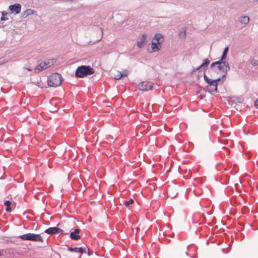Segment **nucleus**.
<instances>
[{
  "instance_id": "nucleus-3",
  "label": "nucleus",
  "mask_w": 258,
  "mask_h": 258,
  "mask_svg": "<svg viewBox=\"0 0 258 258\" xmlns=\"http://www.w3.org/2000/svg\"><path fill=\"white\" fill-rule=\"evenodd\" d=\"M163 42L162 35L159 33L156 34L152 40L151 44V51L148 49L150 53L159 51L161 48V44Z\"/></svg>"
},
{
  "instance_id": "nucleus-18",
  "label": "nucleus",
  "mask_w": 258,
  "mask_h": 258,
  "mask_svg": "<svg viewBox=\"0 0 258 258\" xmlns=\"http://www.w3.org/2000/svg\"><path fill=\"white\" fill-rule=\"evenodd\" d=\"M77 252H80L81 253H86V248L85 247H78Z\"/></svg>"
},
{
  "instance_id": "nucleus-8",
  "label": "nucleus",
  "mask_w": 258,
  "mask_h": 258,
  "mask_svg": "<svg viewBox=\"0 0 258 258\" xmlns=\"http://www.w3.org/2000/svg\"><path fill=\"white\" fill-rule=\"evenodd\" d=\"M149 84V82L147 81H144L140 83L139 84V90L143 91H148L149 90H152L153 88V85Z\"/></svg>"
},
{
  "instance_id": "nucleus-26",
  "label": "nucleus",
  "mask_w": 258,
  "mask_h": 258,
  "mask_svg": "<svg viewBox=\"0 0 258 258\" xmlns=\"http://www.w3.org/2000/svg\"><path fill=\"white\" fill-rule=\"evenodd\" d=\"M184 255H187V252L186 251V250H185L184 252Z\"/></svg>"
},
{
  "instance_id": "nucleus-21",
  "label": "nucleus",
  "mask_w": 258,
  "mask_h": 258,
  "mask_svg": "<svg viewBox=\"0 0 258 258\" xmlns=\"http://www.w3.org/2000/svg\"><path fill=\"white\" fill-rule=\"evenodd\" d=\"M68 250L71 252H77L78 247H68Z\"/></svg>"
},
{
  "instance_id": "nucleus-31",
  "label": "nucleus",
  "mask_w": 258,
  "mask_h": 258,
  "mask_svg": "<svg viewBox=\"0 0 258 258\" xmlns=\"http://www.w3.org/2000/svg\"><path fill=\"white\" fill-rule=\"evenodd\" d=\"M28 70L29 71H31V69H28Z\"/></svg>"
},
{
  "instance_id": "nucleus-10",
  "label": "nucleus",
  "mask_w": 258,
  "mask_h": 258,
  "mask_svg": "<svg viewBox=\"0 0 258 258\" xmlns=\"http://www.w3.org/2000/svg\"><path fill=\"white\" fill-rule=\"evenodd\" d=\"M9 9L11 13H14L15 15L18 14L20 13L21 10V6L20 4L16 3L14 5H11L9 6Z\"/></svg>"
},
{
  "instance_id": "nucleus-23",
  "label": "nucleus",
  "mask_w": 258,
  "mask_h": 258,
  "mask_svg": "<svg viewBox=\"0 0 258 258\" xmlns=\"http://www.w3.org/2000/svg\"><path fill=\"white\" fill-rule=\"evenodd\" d=\"M5 62V59L4 57L0 58V64L4 63Z\"/></svg>"
},
{
  "instance_id": "nucleus-1",
  "label": "nucleus",
  "mask_w": 258,
  "mask_h": 258,
  "mask_svg": "<svg viewBox=\"0 0 258 258\" xmlns=\"http://www.w3.org/2000/svg\"><path fill=\"white\" fill-rule=\"evenodd\" d=\"M228 51V47H226L223 52L222 57L220 61L212 63L211 65L210 72L212 77H214V74L216 72H222V73H225L229 70L230 67L228 62L223 61Z\"/></svg>"
},
{
  "instance_id": "nucleus-12",
  "label": "nucleus",
  "mask_w": 258,
  "mask_h": 258,
  "mask_svg": "<svg viewBox=\"0 0 258 258\" xmlns=\"http://www.w3.org/2000/svg\"><path fill=\"white\" fill-rule=\"evenodd\" d=\"M128 72L127 70H124L122 72L119 71H116L115 74H114V79H120L121 77H126Z\"/></svg>"
},
{
  "instance_id": "nucleus-20",
  "label": "nucleus",
  "mask_w": 258,
  "mask_h": 258,
  "mask_svg": "<svg viewBox=\"0 0 258 258\" xmlns=\"http://www.w3.org/2000/svg\"><path fill=\"white\" fill-rule=\"evenodd\" d=\"M2 16L1 17V21H6L8 20V18L6 17V16L8 14L7 12H2Z\"/></svg>"
},
{
  "instance_id": "nucleus-32",
  "label": "nucleus",
  "mask_w": 258,
  "mask_h": 258,
  "mask_svg": "<svg viewBox=\"0 0 258 258\" xmlns=\"http://www.w3.org/2000/svg\"><path fill=\"white\" fill-rule=\"evenodd\" d=\"M111 212H112V211H111V210L110 209V211L109 212V213Z\"/></svg>"
},
{
  "instance_id": "nucleus-14",
  "label": "nucleus",
  "mask_w": 258,
  "mask_h": 258,
  "mask_svg": "<svg viewBox=\"0 0 258 258\" xmlns=\"http://www.w3.org/2000/svg\"><path fill=\"white\" fill-rule=\"evenodd\" d=\"M249 18L247 16H241L239 18V21L241 23L243 24H246L248 23Z\"/></svg>"
},
{
  "instance_id": "nucleus-30",
  "label": "nucleus",
  "mask_w": 258,
  "mask_h": 258,
  "mask_svg": "<svg viewBox=\"0 0 258 258\" xmlns=\"http://www.w3.org/2000/svg\"><path fill=\"white\" fill-rule=\"evenodd\" d=\"M2 255V253L1 252V251H0V256Z\"/></svg>"
},
{
  "instance_id": "nucleus-15",
  "label": "nucleus",
  "mask_w": 258,
  "mask_h": 258,
  "mask_svg": "<svg viewBox=\"0 0 258 258\" xmlns=\"http://www.w3.org/2000/svg\"><path fill=\"white\" fill-rule=\"evenodd\" d=\"M34 13H36L32 9H27L23 13V17L27 18L29 15H31L33 14Z\"/></svg>"
},
{
  "instance_id": "nucleus-4",
  "label": "nucleus",
  "mask_w": 258,
  "mask_h": 258,
  "mask_svg": "<svg viewBox=\"0 0 258 258\" xmlns=\"http://www.w3.org/2000/svg\"><path fill=\"white\" fill-rule=\"evenodd\" d=\"M62 81V76L57 73H52L47 78V84L50 87H58L61 84Z\"/></svg>"
},
{
  "instance_id": "nucleus-16",
  "label": "nucleus",
  "mask_w": 258,
  "mask_h": 258,
  "mask_svg": "<svg viewBox=\"0 0 258 258\" xmlns=\"http://www.w3.org/2000/svg\"><path fill=\"white\" fill-rule=\"evenodd\" d=\"M11 202L9 200L6 201L4 203L5 206L6 207V211L8 212H11L12 209L11 207Z\"/></svg>"
},
{
  "instance_id": "nucleus-13",
  "label": "nucleus",
  "mask_w": 258,
  "mask_h": 258,
  "mask_svg": "<svg viewBox=\"0 0 258 258\" xmlns=\"http://www.w3.org/2000/svg\"><path fill=\"white\" fill-rule=\"evenodd\" d=\"M147 35L145 34H144L142 35L140 41H138L137 42V46L139 48H142L145 46V45L146 43V39H147Z\"/></svg>"
},
{
  "instance_id": "nucleus-22",
  "label": "nucleus",
  "mask_w": 258,
  "mask_h": 258,
  "mask_svg": "<svg viewBox=\"0 0 258 258\" xmlns=\"http://www.w3.org/2000/svg\"><path fill=\"white\" fill-rule=\"evenodd\" d=\"M251 63L253 66H256L258 64V61L257 60H252Z\"/></svg>"
},
{
  "instance_id": "nucleus-28",
  "label": "nucleus",
  "mask_w": 258,
  "mask_h": 258,
  "mask_svg": "<svg viewBox=\"0 0 258 258\" xmlns=\"http://www.w3.org/2000/svg\"><path fill=\"white\" fill-rule=\"evenodd\" d=\"M225 149L227 151V152L229 153V150L226 148H225Z\"/></svg>"
},
{
  "instance_id": "nucleus-7",
  "label": "nucleus",
  "mask_w": 258,
  "mask_h": 258,
  "mask_svg": "<svg viewBox=\"0 0 258 258\" xmlns=\"http://www.w3.org/2000/svg\"><path fill=\"white\" fill-rule=\"evenodd\" d=\"M18 238L23 240H30L32 241H39L43 242V239L41 235L38 234H34L32 233H28L25 234L20 235Z\"/></svg>"
},
{
  "instance_id": "nucleus-6",
  "label": "nucleus",
  "mask_w": 258,
  "mask_h": 258,
  "mask_svg": "<svg viewBox=\"0 0 258 258\" xmlns=\"http://www.w3.org/2000/svg\"><path fill=\"white\" fill-rule=\"evenodd\" d=\"M56 61L55 59H49L46 61H42L34 69V72L36 74L38 73L53 65L56 62Z\"/></svg>"
},
{
  "instance_id": "nucleus-9",
  "label": "nucleus",
  "mask_w": 258,
  "mask_h": 258,
  "mask_svg": "<svg viewBox=\"0 0 258 258\" xmlns=\"http://www.w3.org/2000/svg\"><path fill=\"white\" fill-rule=\"evenodd\" d=\"M63 232V231L62 229L56 227H49L44 231L45 233L50 235L57 234L58 233L62 234Z\"/></svg>"
},
{
  "instance_id": "nucleus-17",
  "label": "nucleus",
  "mask_w": 258,
  "mask_h": 258,
  "mask_svg": "<svg viewBox=\"0 0 258 258\" xmlns=\"http://www.w3.org/2000/svg\"><path fill=\"white\" fill-rule=\"evenodd\" d=\"M210 62V60L208 59H205L204 62L201 64L200 66L199 67L198 69L202 68L207 67Z\"/></svg>"
},
{
  "instance_id": "nucleus-24",
  "label": "nucleus",
  "mask_w": 258,
  "mask_h": 258,
  "mask_svg": "<svg viewBox=\"0 0 258 258\" xmlns=\"http://www.w3.org/2000/svg\"><path fill=\"white\" fill-rule=\"evenodd\" d=\"M254 105L255 107L258 109V99L255 101L254 103Z\"/></svg>"
},
{
  "instance_id": "nucleus-25",
  "label": "nucleus",
  "mask_w": 258,
  "mask_h": 258,
  "mask_svg": "<svg viewBox=\"0 0 258 258\" xmlns=\"http://www.w3.org/2000/svg\"><path fill=\"white\" fill-rule=\"evenodd\" d=\"M108 205H110V202H108V203H106V205H105V206H106L107 208H108Z\"/></svg>"
},
{
  "instance_id": "nucleus-2",
  "label": "nucleus",
  "mask_w": 258,
  "mask_h": 258,
  "mask_svg": "<svg viewBox=\"0 0 258 258\" xmlns=\"http://www.w3.org/2000/svg\"><path fill=\"white\" fill-rule=\"evenodd\" d=\"M222 73V72H216L214 74V77H212V78H214V79H210L205 74L204 75V78L205 81L208 83V85L207 86V88L211 94H213L215 93H216L217 92V85H218V82L222 80V81H224L226 78V75L225 74L222 75V78H216L215 74H220ZM212 77V76H211Z\"/></svg>"
},
{
  "instance_id": "nucleus-11",
  "label": "nucleus",
  "mask_w": 258,
  "mask_h": 258,
  "mask_svg": "<svg viewBox=\"0 0 258 258\" xmlns=\"http://www.w3.org/2000/svg\"><path fill=\"white\" fill-rule=\"evenodd\" d=\"M80 231V229L79 228H76L74 229V231L71 232L70 233V238L72 240H77L80 239L81 236L79 235V233Z\"/></svg>"
},
{
  "instance_id": "nucleus-5",
  "label": "nucleus",
  "mask_w": 258,
  "mask_h": 258,
  "mask_svg": "<svg viewBox=\"0 0 258 258\" xmlns=\"http://www.w3.org/2000/svg\"><path fill=\"white\" fill-rule=\"evenodd\" d=\"M93 69L90 66L82 65L77 68L75 72V76L77 78H83L94 73Z\"/></svg>"
},
{
  "instance_id": "nucleus-29",
  "label": "nucleus",
  "mask_w": 258,
  "mask_h": 258,
  "mask_svg": "<svg viewBox=\"0 0 258 258\" xmlns=\"http://www.w3.org/2000/svg\"><path fill=\"white\" fill-rule=\"evenodd\" d=\"M110 19H113V15H112V16H111L110 17Z\"/></svg>"
},
{
  "instance_id": "nucleus-27",
  "label": "nucleus",
  "mask_w": 258,
  "mask_h": 258,
  "mask_svg": "<svg viewBox=\"0 0 258 258\" xmlns=\"http://www.w3.org/2000/svg\"><path fill=\"white\" fill-rule=\"evenodd\" d=\"M101 39V38H100L99 39H97L95 42H98V41H99Z\"/></svg>"
},
{
  "instance_id": "nucleus-19",
  "label": "nucleus",
  "mask_w": 258,
  "mask_h": 258,
  "mask_svg": "<svg viewBox=\"0 0 258 258\" xmlns=\"http://www.w3.org/2000/svg\"><path fill=\"white\" fill-rule=\"evenodd\" d=\"M134 200L133 199H130L128 201H126L124 203V205L125 207H128L130 205L134 203Z\"/></svg>"
}]
</instances>
